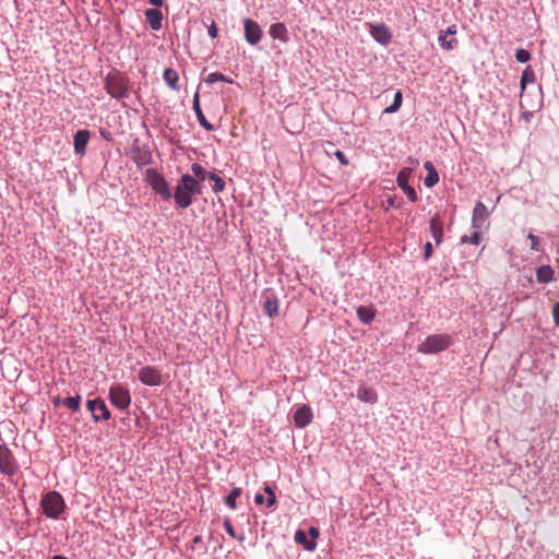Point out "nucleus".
Segmentation results:
<instances>
[{
  "mask_svg": "<svg viewBox=\"0 0 559 559\" xmlns=\"http://www.w3.org/2000/svg\"><path fill=\"white\" fill-rule=\"evenodd\" d=\"M409 201L415 202L417 201V193L416 190L412 186H406L404 188H401Z\"/></svg>",
  "mask_w": 559,
  "mask_h": 559,
  "instance_id": "38",
  "label": "nucleus"
},
{
  "mask_svg": "<svg viewBox=\"0 0 559 559\" xmlns=\"http://www.w3.org/2000/svg\"><path fill=\"white\" fill-rule=\"evenodd\" d=\"M163 78L165 80V82L167 83V85L174 90V91H177L178 90V85H177V82L179 80V76H178V73L176 70L171 69V68H167L165 69L164 71V74H163Z\"/></svg>",
  "mask_w": 559,
  "mask_h": 559,
  "instance_id": "24",
  "label": "nucleus"
},
{
  "mask_svg": "<svg viewBox=\"0 0 559 559\" xmlns=\"http://www.w3.org/2000/svg\"><path fill=\"white\" fill-rule=\"evenodd\" d=\"M478 230L479 229H476V231L471 237L462 236L461 242H471L473 245H478L480 241V235Z\"/></svg>",
  "mask_w": 559,
  "mask_h": 559,
  "instance_id": "37",
  "label": "nucleus"
},
{
  "mask_svg": "<svg viewBox=\"0 0 559 559\" xmlns=\"http://www.w3.org/2000/svg\"><path fill=\"white\" fill-rule=\"evenodd\" d=\"M489 216V212L483 202H477L472 217V224L475 229H481Z\"/></svg>",
  "mask_w": 559,
  "mask_h": 559,
  "instance_id": "11",
  "label": "nucleus"
},
{
  "mask_svg": "<svg viewBox=\"0 0 559 559\" xmlns=\"http://www.w3.org/2000/svg\"><path fill=\"white\" fill-rule=\"evenodd\" d=\"M357 397L366 403H376L377 401V393L374 390L367 388V386H360L357 391Z\"/></svg>",
  "mask_w": 559,
  "mask_h": 559,
  "instance_id": "23",
  "label": "nucleus"
},
{
  "mask_svg": "<svg viewBox=\"0 0 559 559\" xmlns=\"http://www.w3.org/2000/svg\"><path fill=\"white\" fill-rule=\"evenodd\" d=\"M44 514L57 519L64 510V500L57 491H50L41 499Z\"/></svg>",
  "mask_w": 559,
  "mask_h": 559,
  "instance_id": "4",
  "label": "nucleus"
},
{
  "mask_svg": "<svg viewBox=\"0 0 559 559\" xmlns=\"http://www.w3.org/2000/svg\"><path fill=\"white\" fill-rule=\"evenodd\" d=\"M270 36L274 39H280L283 43L288 40L287 28L284 23H274L270 26Z\"/></svg>",
  "mask_w": 559,
  "mask_h": 559,
  "instance_id": "18",
  "label": "nucleus"
},
{
  "mask_svg": "<svg viewBox=\"0 0 559 559\" xmlns=\"http://www.w3.org/2000/svg\"><path fill=\"white\" fill-rule=\"evenodd\" d=\"M309 534L311 536V539H313L316 542V539L319 536V530L317 527L312 526V527L309 528Z\"/></svg>",
  "mask_w": 559,
  "mask_h": 559,
  "instance_id": "45",
  "label": "nucleus"
},
{
  "mask_svg": "<svg viewBox=\"0 0 559 559\" xmlns=\"http://www.w3.org/2000/svg\"><path fill=\"white\" fill-rule=\"evenodd\" d=\"M295 542L299 545H302V547L308 550V551H312L316 549L317 547V543L313 540V539H309L307 537V534L306 532H304L302 530H298L296 531L295 533Z\"/></svg>",
  "mask_w": 559,
  "mask_h": 559,
  "instance_id": "19",
  "label": "nucleus"
},
{
  "mask_svg": "<svg viewBox=\"0 0 559 559\" xmlns=\"http://www.w3.org/2000/svg\"><path fill=\"white\" fill-rule=\"evenodd\" d=\"M90 140V132L87 130H79L74 135V151L78 154H83Z\"/></svg>",
  "mask_w": 559,
  "mask_h": 559,
  "instance_id": "15",
  "label": "nucleus"
},
{
  "mask_svg": "<svg viewBox=\"0 0 559 559\" xmlns=\"http://www.w3.org/2000/svg\"><path fill=\"white\" fill-rule=\"evenodd\" d=\"M447 36L448 35H445V33L441 31L438 36V41L443 49L453 50L454 48L457 47L459 41L454 37L451 39H447Z\"/></svg>",
  "mask_w": 559,
  "mask_h": 559,
  "instance_id": "25",
  "label": "nucleus"
},
{
  "mask_svg": "<svg viewBox=\"0 0 559 559\" xmlns=\"http://www.w3.org/2000/svg\"><path fill=\"white\" fill-rule=\"evenodd\" d=\"M312 420V411L310 406L302 405L294 414V423L297 427L304 428Z\"/></svg>",
  "mask_w": 559,
  "mask_h": 559,
  "instance_id": "13",
  "label": "nucleus"
},
{
  "mask_svg": "<svg viewBox=\"0 0 559 559\" xmlns=\"http://www.w3.org/2000/svg\"><path fill=\"white\" fill-rule=\"evenodd\" d=\"M534 81H535L534 70L532 69L531 66H527L521 76V82H520L521 93L524 92L526 84L533 83Z\"/></svg>",
  "mask_w": 559,
  "mask_h": 559,
  "instance_id": "26",
  "label": "nucleus"
},
{
  "mask_svg": "<svg viewBox=\"0 0 559 559\" xmlns=\"http://www.w3.org/2000/svg\"><path fill=\"white\" fill-rule=\"evenodd\" d=\"M105 90L114 98H126L129 96V81L119 72H110L105 80Z\"/></svg>",
  "mask_w": 559,
  "mask_h": 559,
  "instance_id": "2",
  "label": "nucleus"
},
{
  "mask_svg": "<svg viewBox=\"0 0 559 559\" xmlns=\"http://www.w3.org/2000/svg\"><path fill=\"white\" fill-rule=\"evenodd\" d=\"M148 2L157 8L162 7L164 3L163 0H148Z\"/></svg>",
  "mask_w": 559,
  "mask_h": 559,
  "instance_id": "48",
  "label": "nucleus"
},
{
  "mask_svg": "<svg viewBox=\"0 0 559 559\" xmlns=\"http://www.w3.org/2000/svg\"><path fill=\"white\" fill-rule=\"evenodd\" d=\"M63 405L73 411V412H76L80 409V405H81V396L80 395H75V396H69V397H66L63 400Z\"/></svg>",
  "mask_w": 559,
  "mask_h": 559,
  "instance_id": "30",
  "label": "nucleus"
},
{
  "mask_svg": "<svg viewBox=\"0 0 559 559\" xmlns=\"http://www.w3.org/2000/svg\"><path fill=\"white\" fill-rule=\"evenodd\" d=\"M536 277L539 283L547 284L554 280V270L549 265H542L537 269Z\"/></svg>",
  "mask_w": 559,
  "mask_h": 559,
  "instance_id": "21",
  "label": "nucleus"
},
{
  "mask_svg": "<svg viewBox=\"0 0 559 559\" xmlns=\"http://www.w3.org/2000/svg\"><path fill=\"white\" fill-rule=\"evenodd\" d=\"M263 308H264V312L269 316V317H275L277 316V312H278V301L277 299L275 298H267L265 301H264V305H263Z\"/></svg>",
  "mask_w": 559,
  "mask_h": 559,
  "instance_id": "28",
  "label": "nucleus"
},
{
  "mask_svg": "<svg viewBox=\"0 0 559 559\" xmlns=\"http://www.w3.org/2000/svg\"><path fill=\"white\" fill-rule=\"evenodd\" d=\"M223 525H224V528H225L226 533H227L230 537H233V538H237V535H236V533H235V530H234L233 524H231V522H230V520H229V519H225V520H224ZM238 539H239L240 542H242V540H243V536L238 537Z\"/></svg>",
  "mask_w": 559,
  "mask_h": 559,
  "instance_id": "36",
  "label": "nucleus"
},
{
  "mask_svg": "<svg viewBox=\"0 0 559 559\" xmlns=\"http://www.w3.org/2000/svg\"><path fill=\"white\" fill-rule=\"evenodd\" d=\"M264 491L267 493V507H272L276 503V497L270 486H265Z\"/></svg>",
  "mask_w": 559,
  "mask_h": 559,
  "instance_id": "39",
  "label": "nucleus"
},
{
  "mask_svg": "<svg viewBox=\"0 0 559 559\" xmlns=\"http://www.w3.org/2000/svg\"><path fill=\"white\" fill-rule=\"evenodd\" d=\"M0 471L7 475H13L16 471L13 455L5 447H0Z\"/></svg>",
  "mask_w": 559,
  "mask_h": 559,
  "instance_id": "10",
  "label": "nucleus"
},
{
  "mask_svg": "<svg viewBox=\"0 0 559 559\" xmlns=\"http://www.w3.org/2000/svg\"><path fill=\"white\" fill-rule=\"evenodd\" d=\"M335 157L337 158V160L342 164V165H348V159L347 157L345 156V154L341 151H336L335 152Z\"/></svg>",
  "mask_w": 559,
  "mask_h": 559,
  "instance_id": "43",
  "label": "nucleus"
},
{
  "mask_svg": "<svg viewBox=\"0 0 559 559\" xmlns=\"http://www.w3.org/2000/svg\"><path fill=\"white\" fill-rule=\"evenodd\" d=\"M527 238L531 240V249L534 251H539V239L534 234L530 233Z\"/></svg>",
  "mask_w": 559,
  "mask_h": 559,
  "instance_id": "40",
  "label": "nucleus"
},
{
  "mask_svg": "<svg viewBox=\"0 0 559 559\" xmlns=\"http://www.w3.org/2000/svg\"><path fill=\"white\" fill-rule=\"evenodd\" d=\"M402 105V93L399 91L394 95L393 104L384 109V112L391 114L396 111Z\"/></svg>",
  "mask_w": 559,
  "mask_h": 559,
  "instance_id": "33",
  "label": "nucleus"
},
{
  "mask_svg": "<svg viewBox=\"0 0 559 559\" xmlns=\"http://www.w3.org/2000/svg\"><path fill=\"white\" fill-rule=\"evenodd\" d=\"M357 316L362 323L368 324L373 320L376 310L372 307L359 306Z\"/></svg>",
  "mask_w": 559,
  "mask_h": 559,
  "instance_id": "22",
  "label": "nucleus"
},
{
  "mask_svg": "<svg viewBox=\"0 0 559 559\" xmlns=\"http://www.w3.org/2000/svg\"><path fill=\"white\" fill-rule=\"evenodd\" d=\"M243 26H245V38H246L247 43L250 45H257L260 41L262 34H263L260 25L251 19H246L243 21Z\"/></svg>",
  "mask_w": 559,
  "mask_h": 559,
  "instance_id": "9",
  "label": "nucleus"
},
{
  "mask_svg": "<svg viewBox=\"0 0 559 559\" xmlns=\"http://www.w3.org/2000/svg\"><path fill=\"white\" fill-rule=\"evenodd\" d=\"M209 35L213 39L217 37L218 31L215 22H212V24L209 26Z\"/></svg>",
  "mask_w": 559,
  "mask_h": 559,
  "instance_id": "44",
  "label": "nucleus"
},
{
  "mask_svg": "<svg viewBox=\"0 0 559 559\" xmlns=\"http://www.w3.org/2000/svg\"><path fill=\"white\" fill-rule=\"evenodd\" d=\"M201 192L199 180L188 174L182 175L174 192L175 203L180 209H187L192 204V195Z\"/></svg>",
  "mask_w": 559,
  "mask_h": 559,
  "instance_id": "1",
  "label": "nucleus"
},
{
  "mask_svg": "<svg viewBox=\"0 0 559 559\" xmlns=\"http://www.w3.org/2000/svg\"><path fill=\"white\" fill-rule=\"evenodd\" d=\"M201 540H202V537H201L200 535H198V536H195V537L193 538V543H194V544H199V543H201Z\"/></svg>",
  "mask_w": 559,
  "mask_h": 559,
  "instance_id": "49",
  "label": "nucleus"
},
{
  "mask_svg": "<svg viewBox=\"0 0 559 559\" xmlns=\"http://www.w3.org/2000/svg\"><path fill=\"white\" fill-rule=\"evenodd\" d=\"M452 344L448 334L429 335L418 345V352L423 354H437L445 350Z\"/></svg>",
  "mask_w": 559,
  "mask_h": 559,
  "instance_id": "3",
  "label": "nucleus"
},
{
  "mask_svg": "<svg viewBox=\"0 0 559 559\" xmlns=\"http://www.w3.org/2000/svg\"><path fill=\"white\" fill-rule=\"evenodd\" d=\"M193 110L197 115L198 121L200 124L205 128L209 131H212L214 128L213 126L205 119L203 111L200 106V95L199 93H195L193 96Z\"/></svg>",
  "mask_w": 559,
  "mask_h": 559,
  "instance_id": "17",
  "label": "nucleus"
},
{
  "mask_svg": "<svg viewBox=\"0 0 559 559\" xmlns=\"http://www.w3.org/2000/svg\"><path fill=\"white\" fill-rule=\"evenodd\" d=\"M433 253V248H432V245L431 242H427L425 245V248H424V259L427 261L430 259V257L432 255Z\"/></svg>",
  "mask_w": 559,
  "mask_h": 559,
  "instance_id": "41",
  "label": "nucleus"
},
{
  "mask_svg": "<svg viewBox=\"0 0 559 559\" xmlns=\"http://www.w3.org/2000/svg\"><path fill=\"white\" fill-rule=\"evenodd\" d=\"M552 319L556 325H559V302H556L552 307Z\"/></svg>",
  "mask_w": 559,
  "mask_h": 559,
  "instance_id": "42",
  "label": "nucleus"
},
{
  "mask_svg": "<svg viewBox=\"0 0 559 559\" xmlns=\"http://www.w3.org/2000/svg\"><path fill=\"white\" fill-rule=\"evenodd\" d=\"M191 171L198 178L197 180H199L200 183L204 181L206 177L209 178V173L200 164H192Z\"/></svg>",
  "mask_w": 559,
  "mask_h": 559,
  "instance_id": "32",
  "label": "nucleus"
},
{
  "mask_svg": "<svg viewBox=\"0 0 559 559\" xmlns=\"http://www.w3.org/2000/svg\"><path fill=\"white\" fill-rule=\"evenodd\" d=\"M145 179L155 193L159 194L164 200L170 199L171 194L168 183L157 170L153 168L146 169Z\"/></svg>",
  "mask_w": 559,
  "mask_h": 559,
  "instance_id": "5",
  "label": "nucleus"
},
{
  "mask_svg": "<svg viewBox=\"0 0 559 559\" xmlns=\"http://www.w3.org/2000/svg\"><path fill=\"white\" fill-rule=\"evenodd\" d=\"M145 17L152 29L158 31L162 28L163 14L160 10L147 9L145 11Z\"/></svg>",
  "mask_w": 559,
  "mask_h": 559,
  "instance_id": "14",
  "label": "nucleus"
},
{
  "mask_svg": "<svg viewBox=\"0 0 559 559\" xmlns=\"http://www.w3.org/2000/svg\"><path fill=\"white\" fill-rule=\"evenodd\" d=\"M139 380L150 386H157L162 383L160 371L152 366H145L139 370Z\"/></svg>",
  "mask_w": 559,
  "mask_h": 559,
  "instance_id": "7",
  "label": "nucleus"
},
{
  "mask_svg": "<svg viewBox=\"0 0 559 559\" xmlns=\"http://www.w3.org/2000/svg\"><path fill=\"white\" fill-rule=\"evenodd\" d=\"M429 229L432 238L437 245H440L443 239V226L439 217L433 216L429 221Z\"/></svg>",
  "mask_w": 559,
  "mask_h": 559,
  "instance_id": "16",
  "label": "nucleus"
},
{
  "mask_svg": "<svg viewBox=\"0 0 559 559\" xmlns=\"http://www.w3.org/2000/svg\"><path fill=\"white\" fill-rule=\"evenodd\" d=\"M205 81L207 83H210V84L218 82V81H224V82L233 83L231 80L227 79L224 74H222L219 72L210 73Z\"/></svg>",
  "mask_w": 559,
  "mask_h": 559,
  "instance_id": "34",
  "label": "nucleus"
},
{
  "mask_svg": "<svg viewBox=\"0 0 559 559\" xmlns=\"http://www.w3.org/2000/svg\"><path fill=\"white\" fill-rule=\"evenodd\" d=\"M425 169L428 171L425 178V185L428 188L433 187L439 181V175L431 162L425 163Z\"/></svg>",
  "mask_w": 559,
  "mask_h": 559,
  "instance_id": "20",
  "label": "nucleus"
},
{
  "mask_svg": "<svg viewBox=\"0 0 559 559\" xmlns=\"http://www.w3.org/2000/svg\"><path fill=\"white\" fill-rule=\"evenodd\" d=\"M443 32L445 33V35H455L457 32L456 25H451Z\"/></svg>",
  "mask_w": 559,
  "mask_h": 559,
  "instance_id": "46",
  "label": "nucleus"
},
{
  "mask_svg": "<svg viewBox=\"0 0 559 559\" xmlns=\"http://www.w3.org/2000/svg\"><path fill=\"white\" fill-rule=\"evenodd\" d=\"M242 493L241 488H234L229 495L225 498V503L230 509L235 510L237 508L236 499L239 498Z\"/></svg>",
  "mask_w": 559,
  "mask_h": 559,
  "instance_id": "29",
  "label": "nucleus"
},
{
  "mask_svg": "<svg viewBox=\"0 0 559 559\" xmlns=\"http://www.w3.org/2000/svg\"><path fill=\"white\" fill-rule=\"evenodd\" d=\"M370 34L381 45H388L392 38L389 27L384 24L370 25Z\"/></svg>",
  "mask_w": 559,
  "mask_h": 559,
  "instance_id": "12",
  "label": "nucleus"
},
{
  "mask_svg": "<svg viewBox=\"0 0 559 559\" xmlns=\"http://www.w3.org/2000/svg\"><path fill=\"white\" fill-rule=\"evenodd\" d=\"M87 408L92 414L95 421L107 420L110 418V412L106 406L105 402L100 399L88 400Z\"/></svg>",
  "mask_w": 559,
  "mask_h": 559,
  "instance_id": "8",
  "label": "nucleus"
},
{
  "mask_svg": "<svg viewBox=\"0 0 559 559\" xmlns=\"http://www.w3.org/2000/svg\"><path fill=\"white\" fill-rule=\"evenodd\" d=\"M209 179L214 182V192H222L225 189V181L215 173H209Z\"/></svg>",
  "mask_w": 559,
  "mask_h": 559,
  "instance_id": "31",
  "label": "nucleus"
},
{
  "mask_svg": "<svg viewBox=\"0 0 559 559\" xmlns=\"http://www.w3.org/2000/svg\"><path fill=\"white\" fill-rule=\"evenodd\" d=\"M109 400L114 406L119 409H126L131 403L129 390L122 384H114L109 389Z\"/></svg>",
  "mask_w": 559,
  "mask_h": 559,
  "instance_id": "6",
  "label": "nucleus"
},
{
  "mask_svg": "<svg viewBox=\"0 0 559 559\" xmlns=\"http://www.w3.org/2000/svg\"><path fill=\"white\" fill-rule=\"evenodd\" d=\"M515 59L521 63H525L531 59V53L526 49L520 48L515 51Z\"/></svg>",
  "mask_w": 559,
  "mask_h": 559,
  "instance_id": "35",
  "label": "nucleus"
},
{
  "mask_svg": "<svg viewBox=\"0 0 559 559\" xmlns=\"http://www.w3.org/2000/svg\"><path fill=\"white\" fill-rule=\"evenodd\" d=\"M412 173H413L412 168H408V167H404L399 171L396 182L400 188L409 186L408 180L412 176Z\"/></svg>",
  "mask_w": 559,
  "mask_h": 559,
  "instance_id": "27",
  "label": "nucleus"
},
{
  "mask_svg": "<svg viewBox=\"0 0 559 559\" xmlns=\"http://www.w3.org/2000/svg\"><path fill=\"white\" fill-rule=\"evenodd\" d=\"M52 559H68V558L64 556L56 555L52 557Z\"/></svg>",
  "mask_w": 559,
  "mask_h": 559,
  "instance_id": "50",
  "label": "nucleus"
},
{
  "mask_svg": "<svg viewBox=\"0 0 559 559\" xmlns=\"http://www.w3.org/2000/svg\"><path fill=\"white\" fill-rule=\"evenodd\" d=\"M263 501H264V497H263L261 493L255 495V497H254V502H255L257 504H262V503H263Z\"/></svg>",
  "mask_w": 559,
  "mask_h": 559,
  "instance_id": "47",
  "label": "nucleus"
}]
</instances>
